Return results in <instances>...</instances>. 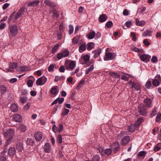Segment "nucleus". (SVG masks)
<instances>
[{"label":"nucleus","mask_w":161,"mask_h":161,"mask_svg":"<svg viewBox=\"0 0 161 161\" xmlns=\"http://www.w3.org/2000/svg\"><path fill=\"white\" fill-rule=\"evenodd\" d=\"M8 35L9 37L16 36L18 32V28L16 25H9L8 27Z\"/></svg>","instance_id":"nucleus-1"},{"label":"nucleus","mask_w":161,"mask_h":161,"mask_svg":"<svg viewBox=\"0 0 161 161\" xmlns=\"http://www.w3.org/2000/svg\"><path fill=\"white\" fill-rule=\"evenodd\" d=\"M146 108L142 103L139 105L138 110L141 115H144L147 114V109Z\"/></svg>","instance_id":"nucleus-2"},{"label":"nucleus","mask_w":161,"mask_h":161,"mask_svg":"<svg viewBox=\"0 0 161 161\" xmlns=\"http://www.w3.org/2000/svg\"><path fill=\"white\" fill-rule=\"evenodd\" d=\"M65 66L66 69L70 71L73 70L75 67V62L73 60H70L68 64L65 63Z\"/></svg>","instance_id":"nucleus-3"},{"label":"nucleus","mask_w":161,"mask_h":161,"mask_svg":"<svg viewBox=\"0 0 161 161\" xmlns=\"http://www.w3.org/2000/svg\"><path fill=\"white\" fill-rule=\"evenodd\" d=\"M69 54V52L67 50L62 51L61 53H58L57 55V58L58 59H61L63 57H68Z\"/></svg>","instance_id":"nucleus-4"},{"label":"nucleus","mask_w":161,"mask_h":161,"mask_svg":"<svg viewBox=\"0 0 161 161\" xmlns=\"http://www.w3.org/2000/svg\"><path fill=\"white\" fill-rule=\"evenodd\" d=\"M143 104L147 108L151 107L153 105L152 100L148 98H145L144 100Z\"/></svg>","instance_id":"nucleus-5"},{"label":"nucleus","mask_w":161,"mask_h":161,"mask_svg":"<svg viewBox=\"0 0 161 161\" xmlns=\"http://www.w3.org/2000/svg\"><path fill=\"white\" fill-rule=\"evenodd\" d=\"M25 7H23L20 8L14 17L15 20L19 18L25 12Z\"/></svg>","instance_id":"nucleus-6"},{"label":"nucleus","mask_w":161,"mask_h":161,"mask_svg":"<svg viewBox=\"0 0 161 161\" xmlns=\"http://www.w3.org/2000/svg\"><path fill=\"white\" fill-rule=\"evenodd\" d=\"M90 59V57L88 55L81 56L80 60V63L81 64H86L88 63Z\"/></svg>","instance_id":"nucleus-7"},{"label":"nucleus","mask_w":161,"mask_h":161,"mask_svg":"<svg viewBox=\"0 0 161 161\" xmlns=\"http://www.w3.org/2000/svg\"><path fill=\"white\" fill-rule=\"evenodd\" d=\"M14 134V131L11 129H9L6 130L4 133V136L7 138L9 137L12 136Z\"/></svg>","instance_id":"nucleus-8"},{"label":"nucleus","mask_w":161,"mask_h":161,"mask_svg":"<svg viewBox=\"0 0 161 161\" xmlns=\"http://www.w3.org/2000/svg\"><path fill=\"white\" fill-rule=\"evenodd\" d=\"M34 137L37 141H40L42 138V133L39 131L36 132L34 134Z\"/></svg>","instance_id":"nucleus-9"},{"label":"nucleus","mask_w":161,"mask_h":161,"mask_svg":"<svg viewBox=\"0 0 161 161\" xmlns=\"http://www.w3.org/2000/svg\"><path fill=\"white\" fill-rule=\"evenodd\" d=\"M150 57L149 55L142 54L140 56V58L141 61L146 62L149 61Z\"/></svg>","instance_id":"nucleus-10"},{"label":"nucleus","mask_w":161,"mask_h":161,"mask_svg":"<svg viewBox=\"0 0 161 161\" xmlns=\"http://www.w3.org/2000/svg\"><path fill=\"white\" fill-rule=\"evenodd\" d=\"M130 140V137L126 136L123 137L120 142V144L122 145H125L127 144Z\"/></svg>","instance_id":"nucleus-11"},{"label":"nucleus","mask_w":161,"mask_h":161,"mask_svg":"<svg viewBox=\"0 0 161 161\" xmlns=\"http://www.w3.org/2000/svg\"><path fill=\"white\" fill-rule=\"evenodd\" d=\"M18 65V64L16 63H10L8 69V71L10 72H13L14 70V69L16 68Z\"/></svg>","instance_id":"nucleus-12"},{"label":"nucleus","mask_w":161,"mask_h":161,"mask_svg":"<svg viewBox=\"0 0 161 161\" xmlns=\"http://www.w3.org/2000/svg\"><path fill=\"white\" fill-rule=\"evenodd\" d=\"M40 3L39 0L36 1H33L29 2L28 4V6L30 7H33L36 6Z\"/></svg>","instance_id":"nucleus-13"},{"label":"nucleus","mask_w":161,"mask_h":161,"mask_svg":"<svg viewBox=\"0 0 161 161\" xmlns=\"http://www.w3.org/2000/svg\"><path fill=\"white\" fill-rule=\"evenodd\" d=\"M43 148L44 151L47 153H49L51 151V146L49 143L47 142L44 145Z\"/></svg>","instance_id":"nucleus-14"},{"label":"nucleus","mask_w":161,"mask_h":161,"mask_svg":"<svg viewBox=\"0 0 161 161\" xmlns=\"http://www.w3.org/2000/svg\"><path fill=\"white\" fill-rule=\"evenodd\" d=\"M13 119L16 122H19L22 120V117L20 114H16L13 116Z\"/></svg>","instance_id":"nucleus-15"},{"label":"nucleus","mask_w":161,"mask_h":161,"mask_svg":"<svg viewBox=\"0 0 161 161\" xmlns=\"http://www.w3.org/2000/svg\"><path fill=\"white\" fill-rule=\"evenodd\" d=\"M44 3L47 5L52 8L55 7L56 6L54 2L48 0H45Z\"/></svg>","instance_id":"nucleus-16"},{"label":"nucleus","mask_w":161,"mask_h":161,"mask_svg":"<svg viewBox=\"0 0 161 161\" xmlns=\"http://www.w3.org/2000/svg\"><path fill=\"white\" fill-rule=\"evenodd\" d=\"M16 148L18 151L20 152H21L24 150L23 144L20 142H19L16 144Z\"/></svg>","instance_id":"nucleus-17"},{"label":"nucleus","mask_w":161,"mask_h":161,"mask_svg":"<svg viewBox=\"0 0 161 161\" xmlns=\"http://www.w3.org/2000/svg\"><path fill=\"white\" fill-rule=\"evenodd\" d=\"M108 19L107 16L104 14H103L99 17L98 20L100 22H103L105 21Z\"/></svg>","instance_id":"nucleus-18"},{"label":"nucleus","mask_w":161,"mask_h":161,"mask_svg":"<svg viewBox=\"0 0 161 161\" xmlns=\"http://www.w3.org/2000/svg\"><path fill=\"white\" fill-rule=\"evenodd\" d=\"M112 146H113V148L114 149V152L115 153L117 152L120 148V145L118 142H116L113 144Z\"/></svg>","instance_id":"nucleus-19"},{"label":"nucleus","mask_w":161,"mask_h":161,"mask_svg":"<svg viewBox=\"0 0 161 161\" xmlns=\"http://www.w3.org/2000/svg\"><path fill=\"white\" fill-rule=\"evenodd\" d=\"M136 125L134 124H132L128 126V130L130 132H133L135 131L136 128L137 127Z\"/></svg>","instance_id":"nucleus-20"},{"label":"nucleus","mask_w":161,"mask_h":161,"mask_svg":"<svg viewBox=\"0 0 161 161\" xmlns=\"http://www.w3.org/2000/svg\"><path fill=\"white\" fill-rule=\"evenodd\" d=\"M58 86H55L53 87L50 90V93L53 95H56L58 93L57 89Z\"/></svg>","instance_id":"nucleus-21"},{"label":"nucleus","mask_w":161,"mask_h":161,"mask_svg":"<svg viewBox=\"0 0 161 161\" xmlns=\"http://www.w3.org/2000/svg\"><path fill=\"white\" fill-rule=\"evenodd\" d=\"M16 151L14 147H10L8 149V154L10 156H13L15 154Z\"/></svg>","instance_id":"nucleus-22"},{"label":"nucleus","mask_w":161,"mask_h":161,"mask_svg":"<svg viewBox=\"0 0 161 161\" xmlns=\"http://www.w3.org/2000/svg\"><path fill=\"white\" fill-rule=\"evenodd\" d=\"M101 51V49H99L97 50H95L92 52L93 54L94 58H96L98 57L100 54Z\"/></svg>","instance_id":"nucleus-23"},{"label":"nucleus","mask_w":161,"mask_h":161,"mask_svg":"<svg viewBox=\"0 0 161 161\" xmlns=\"http://www.w3.org/2000/svg\"><path fill=\"white\" fill-rule=\"evenodd\" d=\"M10 109L13 112H15L17 111L18 109L17 106L15 103H12L11 105Z\"/></svg>","instance_id":"nucleus-24"},{"label":"nucleus","mask_w":161,"mask_h":161,"mask_svg":"<svg viewBox=\"0 0 161 161\" xmlns=\"http://www.w3.org/2000/svg\"><path fill=\"white\" fill-rule=\"evenodd\" d=\"M136 25L138 26H142L145 24V21L143 20L139 21L138 19H136Z\"/></svg>","instance_id":"nucleus-25"},{"label":"nucleus","mask_w":161,"mask_h":161,"mask_svg":"<svg viewBox=\"0 0 161 161\" xmlns=\"http://www.w3.org/2000/svg\"><path fill=\"white\" fill-rule=\"evenodd\" d=\"M7 91L6 87L4 85L0 86V93L2 94L6 92Z\"/></svg>","instance_id":"nucleus-26"},{"label":"nucleus","mask_w":161,"mask_h":161,"mask_svg":"<svg viewBox=\"0 0 161 161\" xmlns=\"http://www.w3.org/2000/svg\"><path fill=\"white\" fill-rule=\"evenodd\" d=\"M21 132H25L26 130V126L23 124H20L18 127Z\"/></svg>","instance_id":"nucleus-27"},{"label":"nucleus","mask_w":161,"mask_h":161,"mask_svg":"<svg viewBox=\"0 0 161 161\" xmlns=\"http://www.w3.org/2000/svg\"><path fill=\"white\" fill-rule=\"evenodd\" d=\"M95 35L96 33L94 31H92L89 33L88 38L90 39H91L93 38Z\"/></svg>","instance_id":"nucleus-28"},{"label":"nucleus","mask_w":161,"mask_h":161,"mask_svg":"<svg viewBox=\"0 0 161 161\" xmlns=\"http://www.w3.org/2000/svg\"><path fill=\"white\" fill-rule=\"evenodd\" d=\"M152 31L149 30H147L143 32L142 35L145 36H152Z\"/></svg>","instance_id":"nucleus-29"},{"label":"nucleus","mask_w":161,"mask_h":161,"mask_svg":"<svg viewBox=\"0 0 161 161\" xmlns=\"http://www.w3.org/2000/svg\"><path fill=\"white\" fill-rule=\"evenodd\" d=\"M86 43H85V44H83L80 46L79 49V52L80 53H82L86 49Z\"/></svg>","instance_id":"nucleus-30"},{"label":"nucleus","mask_w":161,"mask_h":161,"mask_svg":"<svg viewBox=\"0 0 161 161\" xmlns=\"http://www.w3.org/2000/svg\"><path fill=\"white\" fill-rule=\"evenodd\" d=\"M152 82L153 86H158L160 84V81L157 79H153Z\"/></svg>","instance_id":"nucleus-31"},{"label":"nucleus","mask_w":161,"mask_h":161,"mask_svg":"<svg viewBox=\"0 0 161 161\" xmlns=\"http://www.w3.org/2000/svg\"><path fill=\"white\" fill-rule=\"evenodd\" d=\"M161 149V143L157 144L154 147V150L155 152H157Z\"/></svg>","instance_id":"nucleus-32"},{"label":"nucleus","mask_w":161,"mask_h":161,"mask_svg":"<svg viewBox=\"0 0 161 161\" xmlns=\"http://www.w3.org/2000/svg\"><path fill=\"white\" fill-rule=\"evenodd\" d=\"M157 108L155 107L153 108L152 111L150 114V117H153V116L157 114Z\"/></svg>","instance_id":"nucleus-33"},{"label":"nucleus","mask_w":161,"mask_h":161,"mask_svg":"<svg viewBox=\"0 0 161 161\" xmlns=\"http://www.w3.org/2000/svg\"><path fill=\"white\" fill-rule=\"evenodd\" d=\"M69 112V110L68 109L64 108L62 110L61 115L63 116H64L67 115Z\"/></svg>","instance_id":"nucleus-34"},{"label":"nucleus","mask_w":161,"mask_h":161,"mask_svg":"<svg viewBox=\"0 0 161 161\" xmlns=\"http://www.w3.org/2000/svg\"><path fill=\"white\" fill-rule=\"evenodd\" d=\"M131 87L132 88H134L135 90L136 91H138L140 89V86L138 83H134L133 85H132Z\"/></svg>","instance_id":"nucleus-35"},{"label":"nucleus","mask_w":161,"mask_h":161,"mask_svg":"<svg viewBox=\"0 0 161 161\" xmlns=\"http://www.w3.org/2000/svg\"><path fill=\"white\" fill-rule=\"evenodd\" d=\"M51 11L53 14V17H56V18H57L58 17L59 14L56 9L54 8H53Z\"/></svg>","instance_id":"nucleus-36"},{"label":"nucleus","mask_w":161,"mask_h":161,"mask_svg":"<svg viewBox=\"0 0 161 161\" xmlns=\"http://www.w3.org/2000/svg\"><path fill=\"white\" fill-rule=\"evenodd\" d=\"M59 47V44H57L54 46L52 48V53L54 54L56 51L57 50L58 47Z\"/></svg>","instance_id":"nucleus-37"},{"label":"nucleus","mask_w":161,"mask_h":161,"mask_svg":"<svg viewBox=\"0 0 161 161\" xmlns=\"http://www.w3.org/2000/svg\"><path fill=\"white\" fill-rule=\"evenodd\" d=\"M56 65L55 64H52L50 65L48 67V70L49 71H52L54 69L56 68Z\"/></svg>","instance_id":"nucleus-38"},{"label":"nucleus","mask_w":161,"mask_h":161,"mask_svg":"<svg viewBox=\"0 0 161 161\" xmlns=\"http://www.w3.org/2000/svg\"><path fill=\"white\" fill-rule=\"evenodd\" d=\"M94 43L92 42H90L88 44V47L87 48V49L88 50H91L94 47Z\"/></svg>","instance_id":"nucleus-39"},{"label":"nucleus","mask_w":161,"mask_h":161,"mask_svg":"<svg viewBox=\"0 0 161 161\" xmlns=\"http://www.w3.org/2000/svg\"><path fill=\"white\" fill-rule=\"evenodd\" d=\"M112 153V149L111 148H107L104 150V154H106L107 155H110Z\"/></svg>","instance_id":"nucleus-40"},{"label":"nucleus","mask_w":161,"mask_h":161,"mask_svg":"<svg viewBox=\"0 0 161 161\" xmlns=\"http://www.w3.org/2000/svg\"><path fill=\"white\" fill-rule=\"evenodd\" d=\"M94 69V66L93 65H92L90 67H89L86 71L85 74L87 75L88 74L89 72L92 70Z\"/></svg>","instance_id":"nucleus-41"},{"label":"nucleus","mask_w":161,"mask_h":161,"mask_svg":"<svg viewBox=\"0 0 161 161\" xmlns=\"http://www.w3.org/2000/svg\"><path fill=\"white\" fill-rule=\"evenodd\" d=\"M57 142L59 143H61L62 142V136L60 135H58L57 139Z\"/></svg>","instance_id":"nucleus-42"},{"label":"nucleus","mask_w":161,"mask_h":161,"mask_svg":"<svg viewBox=\"0 0 161 161\" xmlns=\"http://www.w3.org/2000/svg\"><path fill=\"white\" fill-rule=\"evenodd\" d=\"M27 144L33 145L34 144L33 140L32 139L28 138L26 141Z\"/></svg>","instance_id":"nucleus-43"},{"label":"nucleus","mask_w":161,"mask_h":161,"mask_svg":"<svg viewBox=\"0 0 161 161\" xmlns=\"http://www.w3.org/2000/svg\"><path fill=\"white\" fill-rule=\"evenodd\" d=\"M74 31V27L71 25H69V35H71Z\"/></svg>","instance_id":"nucleus-44"},{"label":"nucleus","mask_w":161,"mask_h":161,"mask_svg":"<svg viewBox=\"0 0 161 161\" xmlns=\"http://www.w3.org/2000/svg\"><path fill=\"white\" fill-rule=\"evenodd\" d=\"M110 75L111 76H114L116 78H119L120 77V75L115 72H112L110 73Z\"/></svg>","instance_id":"nucleus-45"},{"label":"nucleus","mask_w":161,"mask_h":161,"mask_svg":"<svg viewBox=\"0 0 161 161\" xmlns=\"http://www.w3.org/2000/svg\"><path fill=\"white\" fill-rule=\"evenodd\" d=\"M151 81H150L148 80L146 82V83L145 87L147 89H149L150 88L151 85Z\"/></svg>","instance_id":"nucleus-46"},{"label":"nucleus","mask_w":161,"mask_h":161,"mask_svg":"<svg viewBox=\"0 0 161 161\" xmlns=\"http://www.w3.org/2000/svg\"><path fill=\"white\" fill-rule=\"evenodd\" d=\"M36 84L37 85H43V83L42 82V80L40 78L38 79L36 81Z\"/></svg>","instance_id":"nucleus-47"},{"label":"nucleus","mask_w":161,"mask_h":161,"mask_svg":"<svg viewBox=\"0 0 161 161\" xmlns=\"http://www.w3.org/2000/svg\"><path fill=\"white\" fill-rule=\"evenodd\" d=\"M77 36L75 37H74L72 39V43L73 44L75 45L77 44L79 41Z\"/></svg>","instance_id":"nucleus-48"},{"label":"nucleus","mask_w":161,"mask_h":161,"mask_svg":"<svg viewBox=\"0 0 161 161\" xmlns=\"http://www.w3.org/2000/svg\"><path fill=\"white\" fill-rule=\"evenodd\" d=\"M113 24L112 21H108L106 23L105 26L108 28H109L113 26Z\"/></svg>","instance_id":"nucleus-49"},{"label":"nucleus","mask_w":161,"mask_h":161,"mask_svg":"<svg viewBox=\"0 0 161 161\" xmlns=\"http://www.w3.org/2000/svg\"><path fill=\"white\" fill-rule=\"evenodd\" d=\"M27 100V98L25 97H20V100L22 103H24L26 102Z\"/></svg>","instance_id":"nucleus-50"},{"label":"nucleus","mask_w":161,"mask_h":161,"mask_svg":"<svg viewBox=\"0 0 161 161\" xmlns=\"http://www.w3.org/2000/svg\"><path fill=\"white\" fill-rule=\"evenodd\" d=\"M98 150H99V152L102 155H104V151L103 149L101 147H98L97 148Z\"/></svg>","instance_id":"nucleus-51"},{"label":"nucleus","mask_w":161,"mask_h":161,"mask_svg":"<svg viewBox=\"0 0 161 161\" xmlns=\"http://www.w3.org/2000/svg\"><path fill=\"white\" fill-rule=\"evenodd\" d=\"M33 82L31 80H29L27 82V86L29 87H31L32 86Z\"/></svg>","instance_id":"nucleus-52"},{"label":"nucleus","mask_w":161,"mask_h":161,"mask_svg":"<svg viewBox=\"0 0 161 161\" xmlns=\"http://www.w3.org/2000/svg\"><path fill=\"white\" fill-rule=\"evenodd\" d=\"M143 121V119L142 118H140L137 119L136 122V125H139Z\"/></svg>","instance_id":"nucleus-53"},{"label":"nucleus","mask_w":161,"mask_h":161,"mask_svg":"<svg viewBox=\"0 0 161 161\" xmlns=\"http://www.w3.org/2000/svg\"><path fill=\"white\" fill-rule=\"evenodd\" d=\"M31 103L30 102H28L26 105L24 107L23 109L24 110H27L29 109L31 106Z\"/></svg>","instance_id":"nucleus-54"},{"label":"nucleus","mask_w":161,"mask_h":161,"mask_svg":"<svg viewBox=\"0 0 161 161\" xmlns=\"http://www.w3.org/2000/svg\"><path fill=\"white\" fill-rule=\"evenodd\" d=\"M161 119V114L160 113H158L156 119V121L157 122H158Z\"/></svg>","instance_id":"nucleus-55"},{"label":"nucleus","mask_w":161,"mask_h":161,"mask_svg":"<svg viewBox=\"0 0 161 161\" xmlns=\"http://www.w3.org/2000/svg\"><path fill=\"white\" fill-rule=\"evenodd\" d=\"M100 157L97 155L94 156L92 159V161H98L99 160Z\"/></svg>","instance_id":"nucleus-56"},{"label":"nucleus","mask_w":161,"mask_h":161,"mask_svg":"<svg viewBox=\"0 0 161 161\" xmlns=\"http://www.w3.org/2000/svg\"><path fill=\"white\" fill-rule=\"evenodd\" d=\"M146 154V152L145 151H142L139 152L138 154V155L139 156H144Z\"/></svg>","instance_id":"nucleus-57"},{"label":"nucleus","mask_w":161,"mask_h":161,"mask_svg":"<svg viewBox=\"0 0 161 161\" xmlns=\"http://www.w3.org/2000/svg\"><path fill=\"white\" fill-rule=\"evenodd\" d=\"M58 131L59 133H60L64 128V127L63 125L61 124H60L58 125Z\"/></svg>","instance_id":"nucleus-58"},{"label":"nucleus","mask_w":161,"mask_h":161,"mask_svg":"<svg viewBox=\"0 0 161 161\" xmlns=\"http://www.w3.org/2000/svg\"><path fill=\"white\" fill-rule=\"evenodd\" d=\"M113 54L110 53L108 52L106 54L105 57L107 58H110L112 57Z\"/></svg>","instance_id":"nucleus-59"},{"label":"nucleus","mask_w":161,"mask_h":161,"mask_svg":"<svg viewBox=\"0 0 161 161\" xmlns=\"http://www.w3.org/2000/svg\"><path fill=\"white\" fill-rule=\"evenodd\" d=\"M41 80H42V82L43 83V85L45 84L47 81V78L44 76H43L41 77Z\"/></svg>","instance_id":"nucleus-60"},{"label":"nucleus","mask_w":161,"mask_h":161,"mask_svg":"<svg viewBox=\"0 0 161 161\" xmlns=\"http://www.w3.org/2000/svg\"><path fill=\"white\" fill-rule=\"evenodd\" d=\"M57 99L58 100V103L59 104L62 103L64 100V98L63 97L59 98L58 97L57 98Z\"/></svg>","instance_id":"nucleus-61"},{"label":"nucleus","mask_w":161,"mask_h":161,"mask_svg":"<svg viewBox=\"0 0 161 161\" xmlns=\"http://www.w3.org/2000/svg\"><path fill=\"white\" fill-rule=\"evenodd\" d=\"M158 60L157 58L155 56H153L151 59V61L153 63H156Z\"/></svg>","instance_id":"nucleus-62"},{"label":"nucleus","mask_w":161,"mask_h":161,"mask_svg":"<svg viewBox=\"0 0 161 161\" xmlns=\"http://www.w3.org/2000/svg\"><path fill=\"white\" fill-rule=\"evenodd\" d=\"M15 14V12H14L10 14V16L9 17V18L8 20V23H9V22L11 20L13 17L14 15Z\"/></svg>","instance_id":"nucleus-63"},{"label":"nucleus","mask_w":161,"mask_h":161,"mask_svg":"<svg viewBox=\"0 0 161 161\" xmlns=\"http://www.w3.org/2000/svg\"><path fill=\"white\" fill-rule=\"evenodd\" d=\"M65 69L64 66L62 65L59 69V70L60 72H64L65 71Z\"/></svg>","instance_id":"nucleus-64"}]
</instances>
